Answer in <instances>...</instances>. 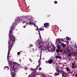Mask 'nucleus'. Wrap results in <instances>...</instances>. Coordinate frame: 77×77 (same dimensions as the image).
Instances as JSON below:
<instances>
[{"label": "nucleus", "mask_w": 77, "mask_h": 77, "mask_svg": "<svg viewBox=\"0 0 77 77\" xmlns=\"http://www.w3.org/2000/svg\"><path fill=\"white\" fill-rule=\"evenodd\" d=\"M39 64L38 65H41V62L38 63Z\"/></svg>", "instance_id": "a19ab883"}, {"label": "nucleus", "mask_w": 77, "mask_h": 77, "mask_svg": "<svg viewBox=\"0 0 77 77\" xmlns=\"http://www.w3.org/2000/svg\"><path fill=\"white\" fill-rule=\"evenodd\" d=\"M55 74V75H56H56H59V73H58L57 74V73L56 72Z\"/></svg>", "instance_id": "412c9836"}, {"label": "nucleus", "mask_w": 77, "mask_h": 77, "mask_svg": "<svg viewBox=\"0 0 77 77\" xmlns=\"http://www.w3.org/2000/svg\"><path fill=\"white\" fill-rule=\"evenodd\" d=\"M75 67H76V68H77V65L76 66H75Z\"/></svg>", "instance_id": "49530a36"}, {"label": "nucleus", "mask_w": 77, "mask_h": 77, "mask_svg": "<svg viewBox=\"0 0 77 77\" xmlns=\"http://www.w3.org/2000/svg\"><path fill=\"white\" fill-rule=\"evenodd\" d=\"M44 27H45L47 29L49 27V23H46L44 24Z\"/></svg>", "instance_id": "39448f33"}, {"label": "nucleus", "mask_w": 77, "mask_h": 77, "mask_svg": "<svg viewBox=\"0 0 77 77\" xmlns=\"http://www.w3.org/2000/svg\"><path fill=\"white\" fill-rule=\"evenodd\" d=\"M43 76V77H46V76H45V75H44Z\"/></svg>", "instance_id": "79ce46f5"}, {"label": "nucleus", "mask_w": 77, "mask_h": 77, "mask_svg": "<svg viewBox=\"0 0 77 77\" xmlns=\"http://www.w3.org/2000/svg\"><path fill=\"white\" fill-rule=\"evenodd\" d=\"M77 73L75 75V77H77Z\"/></svg>", "instance_id": "ea45409f"}, {"label": "nucleus", "mask_w": 77, "mask_h": 77, "mask_svg": "<svg viewBox=\"0 0 77 77\" xmlns=\"http://www.w3.org/2000/svg\"><path fill=\"white\" fill-rule=\"evenodd\" d=\"M40 31H42L44 30V26H42L39 29Z\"/></svg>", "instance_id": "9d476101"}, {"label": "nucleus", "mask_w": 77, "mask_h": 77, "mask_svg": "<svg viewBox=\"0 0 77 77\" xmlns=\"http://www.w3.org/2000/svg\"><path fill=\"white\" fill-rule=\"evenodd\" d=\"M40 59H41V54L39 60H40Z\"/></svg>", "instance_id": "72a5a7b5"}, {"label": "nucleus", "mask_w": 77, "mask_h": 77, "mask_svg": "<svg viewBox=\"0 0 77 77\" xmlns=\"http://www.w3.org/2000/svg\"><path fill=\"white\" fill-rule=\"evenodd\" d=\"M38 70H39V71H40L41 70V67H39L38 68Z\"/></svg>", "instance_id": "cd10ccee"}, {"label": "nucleus", "mask_w": 77, "mask_h": 77, "mask_svg": "<svg viewBox=\"0 0 77 77\" xmlns=\"http://www.w3.org/2000/svg\"><path fill=\"white\" fill-rule=\"evenodd\" d=\"M38 68V66H37L36 68V69H37Z\"/></svg>", "instance_id": "473e14b6"}, {"label": "nucleus", "mask_w": 77, "mask_h": 77, "mask_svg": "<svg viewBox=\"0 0 77 77\" xmlns=\"http://www.w3.org/2000/svg\"><path fill=\"white\" fill-rule=\"evenodd\" d=\"M57 48H58V49L60 50H61V47L60 46L58 45Z\"/></svg>", "instance_id": "f8f14e48"}, {"label": "nucleus", "mask_w": 77, "mask_h": 77, "mask_svg": "<svg viewBox=\"0 0 77 77\" xmlns=\"http://www.w3.org/2000/svg\"><path fill=\"white\" fill-rule=\"evenodd\" d=\"M54 3H55V4H57V2L56 1H55L54 2Z\"/></svg>", "instance_id": "c85d7f7f"}, {"label": "nucleus", "mask_w": 77, "mask_h": 77, "mask_svg": "<svg viewBox=\"0 0 77 77\" xmlns=\"http://www.w3.org/2000/svg\"><path fill=\"white\" fill-rule=\"evenodd\" d=\"M75 63H72V69H75Z\"/></svg>", "instance_id": "423d86ee"}, {"label": "nucleus", "mask_w": 77, "mask_h": 77, "mask_svg": "<svg viewBox=\"0 0 77 77\" xmlns=\"http://www.w3.org/2000/svg\"><path fill=\"white\" fill-rule=\"evenodd\" d=\"M4 68H7V69H9V67L8 66H5V67Z\"/></svg>", "instance_id": "a211bd4d"}, {"label": "nucleus", "mask_w": 77, "mask_h": 77, "mask_svg": "<svg viewBox=\"0 0 77 77\" xmlns=\"http://www.w3.org/2000/svg\"><path fill=\"white\" fill-rule=\"evenodd\" d=\"M57 41H58V43H59L60 44H61V45H63V43H62V42H61V41L60 40V39H57Z\"/></svg>", "instance_id": "0eeeda50"}, {"label": "nucleus", "mask_w": 77, "mask_h": 77, "mask_svg": "<svg viewBox=\"0 0 77 77\" xmlns=\"http://www.w3.org/2000/svg\"><path fill=\"white\" fill-rule=\"evenodd\" d=\"M27 68H25V70H27Z\"/></svg>", "instance_id": "58836bf2"}, {"label": "nucleus", "mask_w": 77, "mask_h": 77, "mask_svg": "<svg viewBox=\"0 0 77 77\" xmlns=\"http://www.w3.org/2000/svg\"><path fill=\"white\" fill-rule=\"evenodd\" d=\"M38 48H42V45H40L39 47Z\"/></svg>", "instance_id": "f3484780"}, {"label": "nucleus", "mask_w": 77, "mask_h": 77, "mask_svg": "<svg viewBox=\"0 0 77 77\" xmlns=\"http://www.w3.org/2000/svg\"><path fill=\"white\" fill-rule=\"evenodd\" d=\"M48 46H49V45H48Z\"/></svg>", "instance_id": "09e8293b"}, {"label": "nucleus", "mask_w": 77, "mask_h": 77, "mask_svg": "<svg viewBox=\"0 0 77 77\" xmlns=\"http://www.w3.org/2000/svg\"><path fill=\"white\" fill-rule=\"evenodd\" d=\"M56 48H52L51 49V50H52L53 51H55Z\"/></svg>", "instance_id": "6ab92c4d"}, {"label": "nucleus", "mask_w": 77, "mask_h": 77, "mask_svg": "<svg viewBox=\"0 0 77 77\" xmlns=\"http://www.w3.org/2000/svg\"><path fill=\"white\" fill-rule=\"evenodd\" d=\"M60 51L61 53H62V52H63V51H62V50L61 49V50H60Z\"/></svg>", "instance_id": "393cba45"}, {"label": "nucleus", "mask_w": 77, "mask_h": 77, "mask_svg": "<svg viewBox=\"0 0 77 77\" xmlns=\"http://www.w3.org/2000/svg\"><path fill=\"white\" fill-rule=\"evenodd\" d=\"M56 43L57 42V41H56Z\"/></svg>", "instance_id": "de8ad7c7"}, {"label": "nucleus", "mask_w": 77, "mask_h": 77, "mask_svg": "<svg viewBox=\"0 0 77 77\" xmlns=\"http://www.w3.org/2000/svg\"><path fill=\"white\" fill-rule=\"evenodd\" d=\"M60 39L61 41H62V42H65V41H64V40H63V39L62 38H61Z\"/></svg>", "instance_id": "4be33fe9"}, {"label": "nucleus", "mask_w": 77, "mask_h": 77, "mask_svg": "<svg viewBox=\"0 0 77 77\" xmlns=\"http://www.w3.org/2000/svg\"><path fill=\"white\" fill-rule=\"evenodd\" d=\"M10 51L9 50H8V54L7 55V58L8 59H9V53H10Z\"/></svg>", "instance_id": "9b49d317"}, {"label": "nucleus", "mask_w": 77, "mask_h": 77, "mask_svg": "<svg viewBox=\"0 0 77 77\" xmlns=\"http://www.w3.org/2000/svg\"><path fill=\"white\" fill-rule=\"evenodd\" d=\"M51 46H50V48H51Z\"/></svg>", "instance_id": "603ef678"}, {"label": "nucleus", "mask_w": 77, "mask_h": 77, "mask_svg": "<svg viewBox=\"0 0 77 77\" xmlns=\"http://www.w3.org/2000/svg\"><path fill=\"white\" fill-rule=\"evenodd\" d=\"M23 20H25V17H21L20 18H18L17 19L15 20V23H13V25H11L10 27L11 29L10 30L9 34L10 35V37H9V40L8 42V50L10 51L11 50V48L12 47V45L15 42V38L14 36L12 35H11V34L12 33V31L14 29H15V28L17 26V23H21V21H23Z\"/></svg>", "instance_id": "f257e3e1"}, {"label": "nucleus", "mask_w": 77, "mask_h": 77, "mask_svg": "<svg viewBox=\"0 0 77 77\" xmlns=\"http://www.w3.org/2000/svg\"><path fill=\"white\" fill-rule=\"evenodd\" d=\"M56 70L57 71V72H60V71H59L57 69H56Z\"/></svg>", "instance_id": "bb28decb"}, {"label": "nucleus", "mask_w": 77, "mask_h": 77, "mask_svg": "<svg viewBox=\"0 0 77 77\" xmlns=\"http://www.w3.org/2000/svg\"><path fill=\"white\" fill-rule=\"evenodd\" d=\"M38 32L39 33V35H40V37H41V34L40 33V31L39 30V29H38Z\"/></svg>", "instance_id": "4468645a"}, {"label": "nucleus", "mask_w": 77, "mask_h": 77, "mask_svg": "<svg viewBox=\"0 0 77 77\" xmlns=\"http://www.w3.org/2000/svg\"><path fill=\"white\" fill-rule=\"evenodd\" d=\"M26 27V26H23V28H25Z\"/></svg>", "instance_id": "37998d69"}, {"label": "nucleus", "mask_w": 77, "mask_h": 77, "mask_svg": "<svg viewBox=\"0 0 77 77\" xmlns=\"http://www.w3.org/2000/svg\"><path fill=\"white\" fill-rule=\"evenodd\" d=\"M65 69H66V70L67 71H69V72H70L71 71V69L69 68V67H65Z\"/></svg>", "instance_id": "6e6552de"}, {"label": "nucleus", "mask_w": 77, "mask_h": 77, "mask_svg": "<svg viewBox=\"0 0 77 77\" xmlns=\"http://www.w3.org/2000/svg\"><path fill=\"white\" fill-rule=\"evenodd\" d=\"M33 21V18L30 17H26V21H23V23H25L26 25H30V24H33L34 23L32 22Z\"/></svg>", "instance_id": "7ed1b4c3"}, {"label": "nucleus", "mask_w": 77, "mask_h": 77, "mask_svg": "<svg viewBox=\"0 0 77 77\" xmlns=\"http://www.w3.org/2000/svg\"><path fill=\"white\" fill-rule=\"evenodd\" d=\"M55 57L56 58H59V59H60V56H55Z\"/></svg>", "instance_id": "2eb2a0df"}, {"label": "nucleus", "mask_w": 77, "mask_h": 77, "mask_svg": "<svg viewBox=\"0 0 77 77\" xmlns=\"http://www.w3.org/2000/svg\"><path fill=\"white\" fill-rule=\"evenodd\" d=\"M65 38H64V40H65Z\"/></svg>", "instance_id": "8fccbe9b"}, {"label": "nucleus", "mask_w": 77, "mask_h": 77, "mask_svg": "<svg viewBox=\"0 0 77 77\" xmlns=\"http://www.w3.org/2000/svg\"><path fill=\"white\" fill-rule=\"evenodd\" d=\"M65 42H66V43L67 44H69V42H68V41H65Z\"/></svg>", "instance_id": "7c9ffc66"}, {"label": "nucleus", "mask_w": 77, "mask_h": 77, "mask_svg": "<svg viewBox=\"0 0 77 77\" xmlns=\"http://www.w3.org/2000/svg\"><path fill=\"white\" fill-rule=\"evenodd\" d=\"M38 66V67H39L40 66V64H38V66Z\"/></svg>", "instance_id": "f704fd0d"}, {"label": "nucleus", "mask_w": 77, "mask_h": 77, "mask_svg": "<svg viewBox=\"0 0 77 77\" xmlns=\"http://www.w3.org/2000/svg\"><path fill=\"white\" fill-rule=\"evenodd\" d=\"M60 72L62 74H65V72L62 70H62H60Z\"/></svg>", "instance_id": "1a4fd4ad"}, {"label": "nucleus", "mask_w": 77, "mask_h": 77, "mask_svg": "<svg viewBox=\"0 0 77 77\" xmlns=\"http://www.w3.org/2000/svg\"><path fill=\"white\" fill-rule=\"evenodd\" d=\"M70 55H71V54H68L69 56H70Z\"/></svg>", "instance_id": "c9c22d12"}, {"label": "nucleus", "mask_w": 77, "mask_h": 77, "mask_svg": "<svg viewBox=\"0 0 77 77\" xmlns=\"http://www.w3.org/2000/svg\"><path fill=\"white\" fill-rule=\"evenodd\" d=\"M12 77H15V76H14V75H12Z\"/></svg>", "instance_id": "c03bdc74"}, {"label": "nucleus", "mask_w": 77, "mask_h": 77, "mask_svg": "<svg viewBox=\"0 0 77 77\" xmlns=\"http://www.w3.org/2000/svg\"><path fill=\"white\" fill-rule=\"evenodd\" d=\"M66 40H69V38L68 37H66Z\"/></svg>", "instance_id": "aec40b11"}, {"label": "nucleus", "mask_w": 77, "mask_h": 77, "mask_svg": "<svg viewBox=\"0 0 77 77\" xmlns=\"http://www.w3.org/2000/svg\"><path fill=\"white\" fill-rule=\"evenodd\" d=\"M8 63L9 64V66L11 68H10L11 74V76L15 75V69L17 68V65L15 64V63L11 61V60L8 59Z\"/></svg>", "instance_id": "f03ea898"}, {"label": "nucleus", "mask_w": 77, "mask_h": 77, "mask_svg": "<svg viewBox=\"0 0 77 77\" xmlns=\"http://www.w3.org/2000/svg\"><path fill=\"white\" fill-rule=\"evenodd\" d=\"M53 60L52 59H50V60H49L48 61H45V63L46 64L47 63H49V64H51L53 62Z\"/></svg>", "instance_id": "20e7f679"}, {"label": "nucleus", "mask_w": 77, "mask_h": 77, "mask_svg": "<svg viewBox=\"0 0 77 77\" xmlns=\"http://www.w3.org/2000/svg\"><path fill=\"white\" fill-rule=\"evenodd\" d=\"M65 74V73H63L62 74V77H64V75Z\"/></svg>", "instance_id": "a878e982"}, {"label": "nucleus", "mask_w": 77, "mask_h": 77, "mask_svg": "<svg viewBox=\"0 0 77 77\" xmlns=\"http://www.w3.org/2000/svg\"><path fill=\"white\" fill-rule=\"evenodd\" d=\"M57 53H59V52H60V50L57 49L56 50Z\"/></svg>", "instance_id": "dca6fc26"}, {"label": "nucleus", "mask_w": 77, "mask_h": 77, "mask_svg": "<svg viewBox=\"0 0 77 77\" xmlns=\"http://www.w3.org/2000/svg\"><path fill=\"white\" fill-rule=\"evenodd\" d=\"M17 55H20V53L19 52H17Z\"/></svg>", "instance_id": "c756f323"}, {"label": "nucleus", "mask_w": 77, "mask_h": 77, "mask_svg": "<svg viewBox=\"0 0 77 77\" xmlns=\"http://www.w3.org/2000/svg\"><path fill=\"white\" fill-rule=\"evenodd\" d=\"M75 53H76V52H75Z\"/></svg>", "instance_id": "3c124183"}, {"label": "nucleus", "mask_w": 77, "mask_h": 77, "mask_svg": "<svg viewBox=\"0 0 77 77\" xmlns=\"http://www.w3.org/2000/svg\"><path fill=\"white\" fill-rule=\"evenodd\" d=\"M47 50H48V51H50V50H49V48L48 47L47 48Z\"/></svg>", "instance_id": "2f4dec72"}, {"label": "nucleus", "mask_w": 77, "mask_h": 77, "mask_svg": "<svg viewBox=\"0 0 77 77\" xmlns=\"http://www.w3.org/2000/svg\"><path fill=\"white\" fill-rule=\"evenodd\" d=\"M29 60H30L31 62H32V61L31 60V59L30 58L29 59Z\"/></svg>", "instance_id": "4c0bfd02"}, {"label": "nucleus", "mask_w": 77, "mask_h": 77, "mask_svg": "<svg viewBox=\"0 0 77 77\" xmlns=\"http://www.w3.org/2000/svg\"><path fill=\"white\" fill-rule=\"evenodd\" d=\"M46 43H47V42H45Z\"/></svg>", "instance_id": "a18cd8bd"}, {"label": "nucleus", "mask_w": 77, "mask_h": 77, "mask_svg": "<svg viewBox=\"0 0 77 77\" xmlns=\"http://www.w3.org/2000/svg\"><path fill=\"white\" fill-rule=\"evenodd\" d=\"M66 46V45L65 44H63L62 45V47L63 48H65V47Z\"/></svg>", "instance_id": "ddd939ff"}, {"label": "nucleus", "mask_w": 77, "mask_h": 77, "mask_svg": "<svg viewBox=\"0 0 77 77\" xmlns=\"http://www.w3.org/2000/svg\"><path fill=\"white\" fill-rule=\"evenodd\" d=\"M33 46V45H32L31 44H30V45L29 46V47H32Z\"/></svg>", "instance_id": "b1692460"}, {"label": "nucleus", "mask_w": 77, "mask_h": 77, "mask_svg": "<svg viewBox=\"0 0 77 77\" xmlns=\"http://www.w3.org/2000/svg\"><path fill=\"white\" fill-rule=\"evenodd\" d=\"M38 62L39 63V62H41V61H40V60H39L38 61Z\"/></svg>", "instance_id": "e433bc0d"}, {"label": "nucleus", "mask_w": 77, "mask_h": 77, "mask_svg": "<svg viewBox=\"0 0 77 77\" xmlns=\"http://www.w3.org/2000/svg\"><path fill=\"white\" fill-rule=\"evenodd\" d=\"M34 24V26H36L37 27V29H38V27H37V26H36V24H35V23H34V24Z\"/></svg>", "instance_id": "5701e85b"}, {"label": "nucleus", "mask_w": 77, "mask_h": 77, "mask_svg": "<svg viewBox=\"0 0 77 77\" xmlns=\"http://www.w3.org/2000/svg\"><path fill=\"white\" fill-rule=\"evenodd\" d=\"M64 77H65V76H64Z\"/></svg>", "instance_id": "864d4df0"}]
</instances>
